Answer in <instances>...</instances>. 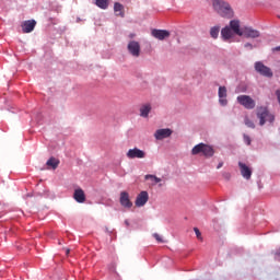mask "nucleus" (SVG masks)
I'll return each mask as SVG.
<instances>
[{
	"label": "nucleus",
	"mask_w": 280,
	"mask_h": 280,
	"mask_svg": "<svg viewBox=\"0 0 280 280\" xmlns=\"http://www.w3.org/2000/svg\"><path fill=\"white\" fill-rule=\"evenodd\" d=\"M212 5H213L215 12H218V14H220V16H223L225 19H232L233 9L231 8V4H229L226 1L213 0Z\"/></svg>",
	"instance_id": "nucleus-1"
},
{
	"label": "nucleus",
	"mask_w": 280,
	"mask_h": 280,
	"mask_svg": "<svg viewBox=\"0 0 280 280\" xmlns=\"http://www.w3.org/2000/svg\"><path fill=\"white\" fill-rule=\"evenodd\" d=\"M257 118L259 119V126H265L266 121L269 124H275V116L268 110L267 107H259L257 109Z\"/></svg>",
	"instance_id": "nucleus-2"
},
{
	"label": "nucleus",
	"mask_w": 280,
	"mask_h": 280,
	"mask_svg": "<svg viewBox=\"0 0 280 280\" xmlns=\"http://www.w3.org/2000/svg\"><path fill=\"white\" fill-rule=\"evenodd\" d=\"M191 154H202L203 156H207L209 159L213 156V154H215V151L213 150V147L209 144L199 143L192 148Z\"/></svg>",
	"instance_id": "nucleus-3"
},
{
	"label": "nucleus",
	"mask_w": 280,
	"mask_h": 280,
	"mask_svg": "<svg viewBox=\"0 0 280 280\" xmlns=\"http://www.w3.org/2000/svg\"><path fill=\"white\" fill-rule=\"evenodd\" d=\"M254 67L255 71L260 75H264V78H272V69L268 68L266 65H264V62L256 61Z\"/></svg>",
	"instance_id": "nucleus-4"
},
{
	"label": "nucleus",
	"mask_w": 280,
	"mask_h": 280,
	"mask_svg": "<svg viewBox=\"0 0 280 280\" xmlns=\"http://www.w3.org/2000/svg\"><path fill=\"white\" fill-rule=\"evenodd\" d=\"M237 102L241 104V106H244V108H247V110H253L255 108V100L248 95H240L237 96Z\"/></svg>",
	"instance_id": "nucleus-5"
},
{
	"label": "nucleus",
	"mask_w": 280,
	"mask_h": 280,
	"mask_svg": "<svg viewBox=\"0 0 280 280\" xmlns=\"http://www.w3.org/2000/svg\"><path fill=\"white\" fill-rule=\"evenodd\" d=\"M127 49L133 58H139L141 56V44L137 40H130L127 45Z\"/></svg>",
	"instance_id": "nucleus-6"
},
{
	"label": "nucleus",
	"mask_w": 280,
	"mask_h": 280,
	"mask_svg": "<svg viewBox=\"0 0 280 280\" xmlns=\"http://www.w3.org/2000/svg\"><path fill=\"white\" fill-rule=\"evenodd\" d=\"M242 36H244L245 38H259V36H261V33L250 26H243Z\"/></svg>",
	"instance_id": "nucleus-7"
},
{
	"label": "nucleus",
	"mask_w": 280,
	"mask_h": 280,
	"mask_svg": "<svg viewBox=\"0 0 280 280\" xmlns=\"http://www.w3.org/2000/svg\"><path fill=\"white\" fill-rule=\"evenodd\" d=\"M173 132L174 131L170 128L158 129L154 132V137H155L156 141H163V139H168V137H172Z\"/></svg>",
	"instance_id": "nucleus-8"
},
{
	"label": "nucleus",
	"mask_w": 280,
	"mask_h": 280,
	"mask_svg": "<svg viewBox=\"0 0 280 280\" xmlns=\"http://www.w3.org/2000/svg\"><path fill=\"white\" fill-rule=\"evenodd\" d=\"M127 159H145V151L139 148L129 149L127 152Z\"/></svg>",
	"instance_id": "nucleus-9"
},
{
	"label": "nucleus",
	"mask_w": 280,
	"mask_h": 280,
	"mask_svg": "<svg viewBox=\"0 0 280 280\" xmlns=\"http://www.w3.org/2000/svg\"><path fill=\"white\" fill-rule=\"evenodd\" d=\"M119 202L125 209H132V201H130V194L127 191L120 192Z\"/></svg>",
	"instance_id": "nucleus-10"
},
{
	"label": "nucleus",
	"mask_w": 280,
	"mask_h": 280,
	"mask_svg": "<svg viewBox=\"0 0 280 280\" xmlns=\"http://www.w3.org/2000/svg\"><path fill=\"white\" fill-rule=\"evenodd\" d=\"M148 200H150V196L148 195V191H141L137 198H136V207H145L148 203Z\"/></svg>",
	"instance_id": "nucleus-11"
},
{
	"label": "nucleus",
	"mask_w": 280,
	"mask_h": 280,
	"mask_svg": "<svg viewBox=\"0 0 280 280\" xmlns=\"http://www.w3.org/2000/svg\"><path fill=\"white\" fill-rule=\"evenodd\" d=\"M153 38H156L158 40H165V38H170V31L166 30H156L154 28L151 32Z\"/></svg>",
	"instance_id": "nucleus-12"
},
{
	"label": "nucleus",
	"mask_w": 280,
	"mask_h": 280,
	"mask_svg": "<svg viewBox=\"0 0 280 280\" xmlns=\"http://www.w3.org/2000/svg\"><path fill=\"white\" fill-rule=\"evenodd\" d=\"M34 27H36V22L34 20L25 21L22 24V31L24 34H30L31 32H34Z\"/></svg>",
	"instance_id": "nucleus-13"
},
{
	"label": "nucleus",
	"mask_w": 280,
	"mask_h": 280,
	"mask_svg": "<svg viewBox=\"0 0 280 280\" xmlns=\"http://www.w3.org/2000/svg\"><path fill=\"white\" fill-rule=\"evenodd\" d=\"M238 167H241V174L243 178H246V180H250V176H253V171L246 164L240 162Z\"/></svg>",
	"instance_id": "nucleus-14"
},
{
	"label": "nucleus",
	"mask_w": 280,
	"mask_h": 280,
	"mask_svg": "<svg viewBox=\"0 0 280 280\" xmlns=\"http://www.w3.org/2000/svg\"><path fill=\"white\" fill-rule=\"evenodd\" d=\"M230 30H232V32L234 34H236V36H242V32H243V27H240V20H232L230 21Z\"/></svg>",
	"instance_id": "nucleus-15"
},
{
	"label": "nucleus",
	"mask_w": 280,
	"mask_h": 280,
	"mask_svg": "<svg viewBox=\"0 0 280 280\" xmlns=\"http://www.w3.org/2000/svg\"><path fill=\"white\" fill-rule=\"evenodd\" d=\"M219 103L221 106H226V104H229V101L226 100V86L219 88Z\"/></svg>",
	"instance_id": "nucleus-16"
},
{
	"label": "nucleus",
	"mask_w": 280,
	"mask_h": 280,
	"mask_svg": "<svg viewBox=\"0 0 280 280\" xmlns=\"http://www.w3.org/2000/svg\"><path fill=\"white\" fill-rule=\"evenodd\" d=\"M73 198L79 203L86 202V195L84 194V190H82V188L74 190Z\"/></svg>",
	"instance_id": "nucleus-17"
},
{
	"label": "nucleus",
	"mask_w": 280,
	"mask_h": 280,
	"mask_svg": "<svg viewBox=\"0 0 280 280\" xmlns=\"http://www.w3.org/2000/svg\"><path fill=\"white\" fill-rule=\"evenodd\" d=\"M233 32L230 26H225L224 28L221 30V37L223 40H231L233 38Z\"/></svg>",
	"instance_id": "nucleus-18"
},
{
	"label": "nucleus",
	"mask_w": 280,
	"mask_h": 280,
	"mask_svg": "<svg viewBox=\"0 0 280 280\" xmlns=\"http://www.w3.org/2000/svg\"><path fill=\"white\" fill-rule=\"evenodd\" d=\"M150 110H152V106L150 104H144L140 107V116L148 117L150 115Z\"/></svg>",
	"instance_id": "nucleus-19"
},
{
	"label": "nucleus",
	"mask_w": 280,
	"mask_h": 280,
	"mask_svg": "<svg viewBox=\"0 0 280 280\" xmlns=\"http://www.w3.org/2000/svg\"><path fill=\"white\" fill-rule=\"evenodd\" d=\"M114 12L116 16H122L124 18V4L116 2L114 4Z\"/></svg>",
	"instance_id": "nucleus-20"
},
{
	"label": "nucleus",
	"mask_w": 280,
	"mask_h": 280,
	"mask_svg": "<svg viewBox=\"0 0 280 280\" xmlns=\"http://www.w3.org/2000/svg\"><path fill=\"white\" fill-rule=\"evenodd\" d=\"M46 165L48 167H51L52 170H57L58 165H60V161H58L56 158H50L47 162Z\"/></svg>",
	"instance_id": "nucleus-21"
},
{
	"label": "nucleus",
	"mask_w": 280,
	"mask_h": 280,
	"mask_svg": "<svg viewBox=\"0 0 280 280\" xmlns=\"http://www.w3.org/2000/svg\"><path fill=\"white\" fill-rule=\"evenodd\" d=\"M95 1V5H97V8H101V10H106V8H108V0H94Z\"/></svg>",
	"instance_id": "nucleus-22"
},
{
	"label": "nucleus",
	"mask_w": 280,
	"mask_h": 280,
	"mask_svg": "<svg viewBox=\"0 0 280 280\" xmlns=\"http://www.w3.org/2000/svg\"><path fill=\"white\" fill-rule=\"evenodd\" d=\"M144 178L147 180H151V183H153V185H156V184L161 183V180H162L160 177H156V175H150V174L145 175Z\"/></svg>",
	"instance_id": "nucleus-23"
},
{
	"label": "nucleus",
	"mask_w": 280,
	"mask_h": 280,
	"mask_svg": "<svg viewBox=\"0 0 280 280\" xmlns=\"http://www.w3.org/2000/svg\"><path fill=\"white\" fill-rule=\"evenodd\" d=\"M210 35L212 38H218V36L220 35V27H212L210 30Z\"/></svg>",
	"instance_id": "nucleus-24"
},
{
	"label": "nucleus",
	"mask_w": 280,
	"mask_h": 280,
	"mask_svg": "<svg viewBox=\"0 0 280 280\" xmlns=\"http://www.w3.org/2000/svg\"><path fill=\"white\" fill-rule=\"evenodd\" d=\"M245 126H247V128H255V122H253L248 117H245Z\"/></svg>",
	"instance_id": "nucleus-25"
},
{
	"label": "nucleus",
	"mask_w": 280,
	"mask_h": 280,
	"mask_svg": "<svg viewBox=\"0 0 280 280\" xmlns=\"http://www.w3.org/2000/svg\"><path fill=\"white\" fill-rule=\"evenodd\" d=\"M195 234L197 238L202 240V234L200 233V230L198 228H194Z\"/></svg>",
	"instance_id": "nucleus-26"
},
{
	"label": "nucleus",
	"mask_w": 280,
	"mask_h": 280,
	"mask_svg": "<svg viewBox=\"0 0 280 280\" xmlns=\"http://www.w3.org/2000/svg\"><path fill=\"white\" fill-rule=\"evenodd\" d=\"M153 237H154V240H156V242H159L160 244H162L163 237H161V235H159V233H154V234H153Z\"/></svg>",
	"instance_id": "nucleus-27"
},
{
	"label": "nucleus",
	"mask_w": 280,
	"mask_h": 280,
	"mask_svg": "<svg viewBox=\"0 0 280 280\" xmlns=\"http://www.w3.org/2000/svg\"><path fill=\"white\" fill-rule=\"evenodd\" d=\"M243 139H244V142L247 144V145H250V137H248V136H246V135H244L243 136Z\"/></svg>",
	"instance_id": "nucleus-28"
},
{
	"label": "nucleus",
	"mask_w": 280,
	"mask_h": 280,
	"mask_svg": "<svg viewBox=\"0 0 280 280\" xmlns=\"http://www.w3.org/2000/svg\"><path fill=\"white\" fill-rule=\"evenodd\" d=\"M223 178L225 180H231V173H229V172L223 173Z\"/></svg>",
	"instance_id": "nucleus-29"
},
{
	"label": "nucleus",
	"mask_w": 280,
	"mask_h": 280,
	"mask_svg": "<svg viewBox=\"0 0 280 280\" xmlns=\"http://www.w3.org/2000/svg\"><path fill=\"white\" fill-rule=\"evenodd\" d=\"M244 47H245V48L253 49V44H250V43H246V44L244 45Z\"/></svg>",
	"instance_id": "nucleus-30"
},
{
	"label": "nucleus",
	"mask_w": 280,
	"mask_h": 280,
	"mask_svg": "<svg viewBox=\"0 0 280 280\" xmlns=\"http://www.w3.org/2000/svg\"><path fill=\"white\" fill-rule=\"evenodd\" d=\"M223 165H224V162H220V163L218 164V166H217V170H220L221 167H223Z\"/></svg>",
	"instance_id": "nucleus-31"
},
{
	"label": "nucleus",
	"mask_w": 280,
	"mask_h": 280,
	"mask_svg": "<svg viewBox=\"0 0 280 280\" xmlns=\"http://www.w3.org/2000/svg\"><path fill=\"white\" fill-rule=\"evenodd\" d=\"M135 36H137V34L135 33L129 34V38H135Z\"/></svg>",
	"instance_id": "nucleus-32"
},
{
	"label": "nucleus",
	"mask_w": 280,
	"mask_h": 280,
	"mask_svg": "<svg viewBox=\"0 0 280 280\" xmlns=\"http://www.w3.org/2000/svg\"><path fill=\"white\" fill-rule=\"evenodd\" d=\"M125 224H126V226H130V221L125 220Z\"/></svg>",
	"instance_id": "nucleus-33"
},
{
	"label": "nucleus",
	"mask_w": 280,
	"mask_h": 280,
	"mask_svg": "<svg viewBox=\"0 0 280 280\" xmlns=\"http://www.w3.org/2000/svg\"><path fill=\"white\" fill-rule=\"evenodd\" d=\"M273 51H280V46L273 48Z\"/></svg>",
	"instance_id": "nucleus-34"
},
{
	"label": "nucleus",
	"mask_w": 280,
	"mask_h": 280,
	"mask_svg": "<svg viewBox=\"0 0 280 280\" xmlns=\"http://www.w3.org/2000/svg\"><path fill=\"white\" fill-rule=\"evenodd\" d=\"M69 253H71V249L66 250V254H67V255H69Z\"/></svg>",
	"instance_id": "nucleus-35"
},
{
	"label": "nucleus",
	"mask_w": 280,
	"mask_h": 280,
	"mask_svg": "<svg viewBox=\"0 0 280 280\" xmlns=\"http://www.w3.org/2000/svg\"><path fill=\"white\" fill-rule=\"evenodd\" d=\"M279 19H280V15H279Z\"/></svg>",
	"instance_id": "nucleus-36"
}]
</instances>
